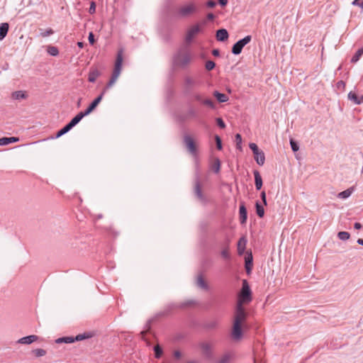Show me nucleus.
I'll list each match as a JSON object with an SVG mask.
<instances>
[{"label": "nucleus", "mask_w": 363, "mask_h": 363, "mask_svg": "<svg viewBox=\"0 0 363 363\" xmlns=\"http://www.w3.org/2000/svg\"><path fill=\"white\" fill-rule=\"evenodd\" d=\"M48 53L53 57L57 56L59 55V50L55 46L49 45L47 48Z\"/></svg>", "instance_id": "35"}, {"label": "nucleus", "mask_w": 363, "mask_h": 363, "mask_svg": "<svg viewBox=\"0 0 363 363\" xmlns=\"http://www.w3.org/2000/svg\"><path fill=\"white\" fill-rule=\"evenodd\" d=\"M174 356L176 359H179L182 357V353L179 350H175L174 352Z\"/></svg>", "instance_id": "63"}, {"label": "nucleus", "mask_w": 363, "mask_h": 363, "mask_svg": "<svg viewBox=\"0 0 363 363\" xmlns=\"http://www.w3.org/2000/svg\"><path fill=\"white\" fill-rule=\"evenodd\" d=\"M253 267V257L252 251H247L245 257V269L247 274H250Z\"/></svg>", "instance_id": "12"}, {"label": "nucleus", "mask_w": 363, "mask_h": 363, "mask_svg": "<svg viewBox=\"0 0 363 363\" xmlns=\"http://www.w3.org/2000/svg\"><path fill=\"white\" fill-rule=\"evenodd\" d=\"M195 84V81L190 77H186L184 79V85L186 89H190Z\"/></svg>", "instance_id": "37"}, {"label": "nucleus", "mask_w": 363, "mask_h": 363, "mask_svg": "<svg viewBox=\"0 0 363 363\" xmlns=\"http://www.w3.org/2000/svg\"><path fill=\"white\" fill-rule=\"evenodd\" d=\"M216 37L218 41L224 42L228 40L229 34L226 29L220 28L216 30Z\"/></svg>", "instance_id": "16"}, {"label": "nucleus", "mask_w": 363, "mask_h": 363, "mask_svg": "<svg viewBox=\"0 0 363 363\" xmlns=\"http://www.w3.org/2000/svg\"><path fill=\"white\" fill-rule=\"evenodd\" d=\"M11 97L15 100L26 99L28 95L24 91H16L11 94Z\"/></svg>", "instance_id": "22"}, {"label": "nucleus", "mask_w": 363, "mask_h": 363, "mask_svg": "<svg viewBox=\"0 0 363 363\" xmlns=\"http://www.w3.org/2000/svg\"><path fill=\"white\" fill-rule=\"evenodd\" d=\"M216 6V2L213 0H208L206 2V6L208 9H213Z\"/></svg>", "instance_id": "53"}, {"label": "nucleus", "mask_w": 363, "mask_h": 363, "mask_svg": "<svg viewBox=\"0 0 363 363\" xmlns=\"http://www.w3.org/2000/svg\"><path fill=\"white\" fill-rule=\"evenodd\" d=\"M245 325L240 324L237 322L233 323V327L231 330V336L233 340H239L242 337V328L245 327Z\"/></svg>", "instance_id": "9"}, {"label": "nucleus", "mask_w": 363, "mask_h": 363, "mask_svg": "<svg viewBox=\"0 0 363 363\" xmlns=\"http://www.w3.org/2000/svg\"><path fill=\"white\" fill-rule=\"evenodd\" d=\"M254 158L259 165L262 166L264 164L265 155L262 150L258 152L257 155H254Z\"/></svg>", "instance_id": "23"}, {"label": "nucleus", "mask_w": 363, "mask_h": 363, "mask_svg": "<svg viewBox=\"0 0 363 363\" xmlns=\"http://www.w3.org/2000/svg\"><path fill=\"white\" fill-rule=\"evenodd\" d=\"M203 106H206L211 109H216V102L210 99V98H205L203 101H202V103L201 104Z\"/></svg>", "instance_id": "28"}, {"label": "nucleus", "mask_w": 363, "mask_h": 363, "mask_svg": "<svg viewBox=\"0 0 363 363\" xmlns=\"http://www.w3.org/2000/svg\"><path fill=\"white\" fill-rule=\"evenodd\" d=\"M218 2L222 7H225L228 3V0H218Z\"/></svg>", "instance_id": "62"}, {"label": "nucleus", "mask_w": 363, "mask_h": 363, "mask_svg": "<svg viewBox=\"0 0 363 363\" xmlns=\"http://www.w3.org/2000/svg\"><path fill=\"white\" fill-rule=\"evenodd\" d=\"M197 11L196 4L194 2H188L177 9L175 16L179 18H186L194 15Z\"/></svg>", "instance_id": "3"}, {"label": "nucleus", "mask_w": 363, "mask_h": 363, "mask_svg": "<svg viewBox=\"0 0 363 363\" xmlns=\"http://www.w3.org/2000/svg\"><path fill=\"white\" fill-rule=\"evenodd\" d=\"M249 147L250 148V150L252 151L253 152V155H257V152H259L261 150L259 149L258 146L257 145V144L254 143H250L249 145Z\"/></svg>", "instance_id": "48"}, {"label": "nucleus", "mask_w": 363, "mask_h": 363, "mask_svg": "<svg viewBox=\"0 0 363 363\" xmlns=\"http://www.w3.org/2000/svg\"><path fill=\"white\" fill-rule=\"evenodd\" d=\"M214 139H215V142H216V148L218 150H221L223 148V145H222V140H221L220 137L218 135H216L214 136Z\"/></svg>", "instance_id": "45"}, {"label": "nucleus", "mask_w": 363, "mask_h": 363, "mask_svg": "<svg viewBox=\"0 0 363 363\" xmlns=\"http://www.w3.org/2000/svg\"><path fill=\"white\" fill-rule=\"evenodd\" d=\"M79 122L74 117L68 123V125L71 127V128H74Z\"/></svg>", "instance_id": "59"}, {"label": "nucleus", "mask_w": 363, "mask_h": 363, "mask_svg": "<svg viewBox=\"0 0 363 363\" xmlns=\"http://www.w3.org/2000/svg\"><path fill=\"white\" fill-rule=\"evenodd\" d=\"M200 31H201V28L199 24H196V25L193 26L191 28H190L188 30V31L186 33V38H185L186 42L190 43L193 40L194 36L196 34H198Z\"/></svg>", "instance_id": "11"}, {"label": "nucleus", "mask_w": 363, "mask_h": 363, "mask_svg": "<svg viewBox=\"0 0 363 363\" xmlns=\"http://www.w3.org/2000/svg\"><path fill=\"white\" fill-rule=\"evenodd\" d=\"M235 143H236V148L240 150H242V146H241V144H242V137H241L240 134L237 133L235 135Z\"/></svg>", "instance_id": "43"}, {"label": "nucleus", "mask_w": 363, "mask_h": 363, "mask_svg": "<svg viewBox=\"0 0 363 363\" xmlns=\"http://www.w3.org/2000/svg\"><path fill=\"white\" fill-rule=\"evenodd\" d=\"M217 325H218L217 320H211V321L206 323L204 325V328L208 330H212V329L216 328L217 327Z\"/></svg>", "instance_id": "42"}, {"label": "nucleus", "mask_w": 363, "mask_h": 363, "mask_svg": "<svg viewBox=\"0 0 363 363\" xmlns=\"http://www.w3.org/2000/svg\"><path fill=\"white\" fill-rule=\"evenodd\" d=\"M183 142L188 150V152L194 157H197L198 150L196 142L194 138L189 135H184Z\"/></svg>", "instance_id": "7"}, {"label": "nucleus", "mask_w": 363, "mask_h": 363, "mask_svg": "<svg viewBox=\"0 0 363 363\" xmlns=\"http://www.w3.org/2000/svg\"><path fill=\"white\" fill-rule=\"evenodd\" d=\"M252 301V291L246 279L242 280V288L238 296V303H247Z\"/></svg>", "instance_id": "5"}, {"label": "nucleus", "mask_w": 363, "mask_h": 363, "mask_svg": "<svg viewBox=\"0 0 363 363\" xmlns=\"http://www.w3.org/2000/svg\"><path fill=\"white\" fill-rule=\"evenodd\" d=\"M146 333H147V331H142V332L140 333V335H141V338H142L144 341L147 342V343L149 345V344H150V342H149V341L147 340V338H146Z\"/></svg>", "instance_id": "60"}, {"label": "nucleus", "mask_w": 363, "mask_h": 363, "mask_svg": "<svg viewBox=\"0 0 363 363\" xmlns=\"http://www.w3.org/2000/svg\"><path fill=\"white\" fill-rule=\"evenodd\" d=\"M192 59L190 50L186 46L181 47L173 56V65L176 67L185 68Z\"/></svg>", "instance_id": "1"}, {"label": "nucleus", "mask_w": 363, "mask_h": 363, "mask_svg": "<svg viewBox=\"0 0 363 363\" xmlns=\"http://www.w3.org/2000/svg\"><path fill=\"white\" fill-rule=\"evenodd\" d=\"M54 33V30L52 28H48L43 32L40 33V36L45 38Z\"/></svg>", "instance_id": "51"}, {"label": "nucleus", "mask_w": 363, "mask_h": 363, "mask_svg": "<svg viewBox=\"0 0 363 363\" xmlns=\"http://www.w3.org/2000/svg\"><path fill=\"white\" fill-rule=\"evenodd\" d=\"M211 169L215 173H218L220 169V161L216 158L211 165Z\"/></svg>", "instance_id": "39"}, {"label": "nucleus", "mask_w": 363, "mask_h": 363, "mask_svg": "<svg viewBox=\"0 0 363 363\" xmlns=\"http://www.w3.org/2000/svg\"><path fill=\"white\" fill-rule=\"evenodd\" d=\"M92 336H93V334L91 333L86 332L82 334H79V335H76L75 337H74V342L75 341H82V340H84L86 339H89V338L91 337Z\"/></svg>", "instance_id": "31"}, {"label": "nucleus", "mask_w": 363, "mask_h": 363, "mask_svg": "<svg viewBox=\"0 0 363 363\" xmlns=\"http://www.w3.org/2000/svg\"><path fill=\"white\" fill-rule=\"evenodd\" d=\"M38 339V337L37 335H28V336L20 338L17 341V343L29 345V344L34 342Z\"/></svg>", "instance_id": "17"}, {"label": "nucleus", "mask_w": 363, "mask_h": 363, "mask_svg": "<svg viewBox=\"0 0 363 363\" xmlns=\"http://www.w3.org/2000/svg\"><path fill=\"white\" fill-rule=\"evenodd\" d=\"M216 121L217 125L220 128L224 129L225 128V122L223 121V120L221 118H217L216 119Z\"/></svg>", "instance_id": "52"}, {"label": "nucleus", "mask_w": 363, "mask_h": 363, "mask_svg": "<svg viewBox=\"0 0 363 363\" xmlns=\"http://www.w3.org/2000/svg\"><path fill=\"white\" fill-rule=\"evenodd\" d=\"M229 242H226V247L220 252L221 257L225 259H230V255L228 251Z\"/></svg>", "instance_id": "38"}, {"label": "nucleus", "mask_w": 363, "mask_h": 363, "mask_svg": "<svg viewBox=\"0 0 363 363\" xmlns=\"http://www.w3.org/2000/svg\"><path fill=\"white\" fill-rule=\"evenodd\" d=\"M363 55V48H359L355 54L352 56L351 59L352 63H356L360 59L361 56Z\"/></svg>", "instance_id": "34"}, {"label": "nucleus", "mask_w": 363, "mask_h": 363, "mask_svg": "<svg viewBox=\"0 0 363 363\" xmlns=\"http://www.w3.org/2000/svg\"><path fill=\"white\" fill-rule=\"evenodd\" d=\"M153 350L155 352V356L157 359H159L162 357V355L163 354V350L160 345H157L154 346Z\"/></svg>", "instance_id": "40"}, {"label": "nucleus", "mask_w": 363, "mask_h": 363, "mask_svg": "<svg viewBox=\"0 0 363 363\" xmlns=\"http://www.w3.org/2000/svg\"><path fill=\"white\" fill-rule=\"evenodd\" d=\"M9 29L8 23H1L0 24V40H2L6 36Z\"/></svg>", "instance_id": "21"}, {"label": "nucleus", "mask_w": 363, "mask_h": 363, "mask_svg": "<svg viewBox=\"0 0 363 363\" xmlns=\"http://www.w3.org/2000/svg\"><path fill=\"white\" fill-rule=\"evenodd\" d=\"M290 145L293 152H296L299 150V145L294 139H290Z\"/></svg>", "instance_id": "47"}, {"label": "nucleus", "mask_w": 363, "mask_h": 363, "mask_svg": "<svg viewBox=\"0 0 363 363\" xmlns=\"http://www.w3.org/2000/svg\"><path fill=\"white\" fill-rule=\"evenodd\" d=\"M354 187H350L345 191H342L338 194V198L342 199H347L353 192Z\"/></svg>", "instance_id": "30"}, {"label": "nucleus", "mask_w": 363, "mask_h": 363, "mask_svg": "<svg viewBox=\"0 0 363 363\" xmlns=\"http://www.w3.org/2000/svg\"><path fill=\"white\" fill-rule=\"evenodd\" d=\"M100 75L101 72L97 69H91L89 73L88 81L94 83Z\"/></svg>", "instance_id": "20"}, {"label": "nucleus", "mask_w": 363, "mask_h": 363, "mask_svg": "<svg viewBox=\"0 0 363 363\" xmlns=\"http://www.w3.org/2000/svg\"><path fill=\"white\" fill-rule=\"evenodd\" d=\"M193 96H194V100L196 101L197 102L200 103V104H201L202 101H203V99H205L203 96V95L201 94H199V93L194 94Z\"/></svg>", "instance_id": "50"}, {"label": "nucleus", "mask_w": 363, "mask_h": 363, "mask_svg": "<svg viewBox=\"0 0 363 363\" xmlns=\"http://www.w3.org/2000/svg\"><path fill=\"white\" fill-rule=\"evenodd\" d=\"M71 127L67 124H66L63 128H62L60 130H59L57 132L56 138H58L61 137L62 135H65V133H68L71 130Z\"/></svg>", "instance_id": "33"}, {"label": "nucleus", "mask_w": 363, "mask_h": 363, "mask_svg": "<svg viewBox=\"0 0 363 363\" xmlns=\"http://www.w3.org/2000/svg\"><path fill=\"white\" fill-rule=\"evenodd\" d=\"M18 141H19V138L17 137H3L0 138V145H7Z\"/></svg>", "instance_id": "19"}, {"label": "nucleus", "mask_w": 363, "mask_h": 363, "mask_svg": "<svg viewBox=\"0 0 363 363\" xmlns=\"http://www.w3.org/2000/svg\"><path fill=\"white\" fill-rule=\"evenodd\" d=\"M352 5L363 8V0H354L352 1Z\"/></svg>", "instance_id": "58"}, {"label": "nucleus", "mask_w": 363, "mask_h": 363, "mask_svg": "<svg viewBox=\"0 0 363 363\" xmlns=\"http://www.w3.org/2000/svg\"><path fill=\"white\" fill-rule=\"evenodd\" d=\"M239 216L240 223L242 225L245 224L247 219V211L243 202L240 206Z\"/></svg>", "instance_id": "14"}, {"label": "nucleus", "mask_w": 363, "mask_h": 363, "mask_svg": "<svg viewBox=\"0 0 363 363\" xmlns=\"http://www.w3.org/2000/svg\"><path fill=\"white\" fill-rule=\"evenodd\" d=\"M213 96L220 103H224L228 101V96L225 94L220 93L218 91H214Z\"/></svg>", "instance_id": "24"}, {"label": "nucleus", "mask_w": 363, "mask_h": 363, "mask_svg": "<svg viewBox=\"0 0 363 363\" xmlns=\"http://www.w3.org/2000/svg\"><path fill=\"white\" fill-rule=\"evenodd\" d=\"M348 99L353 101L355 104H360L359 97L357 95L355 92L350 91L348 94Z\"/></svg>", "instance_id": "36"}, {"label": "nucleus", "mask_w": 363, "mask_h": 363, "mask_svg": "<svg viewBox=\"0 0 363 363\" xmlns=\"http://www.w3.org/2000/svg\"><path fill=\"white\" fill-rule=\"evenodd\" d=\"M247 317V313L246 312L244 306L241 303H237L233 321L245 325Z\"/></svg>", "instance_id": "6"}, {"label": "nucleus", "mask_w": 363, "mask_h": 363, "mask_svg": "<svg viewBox=\"0 0 363 363\" xmlns=\"http://www.w3.org/2000/svg\"><path fill=\"white\" fill-rule=\"evenodd\" d=\"M233 358V355L228 352L223 354L220 359H218L216 363H230Z\"/></svg>", "instance_id": "32"}, {"label": "nucleus", "mask_w": 363, "mask_h": 363, "mask_svg": "<svg viewBox=\"0 0 363 363\" xmlns=\"http://www.w3.org/2000/svg\"><path fill=\"white\" fill-rule=\"evenodd\" d=\"M89 114L86 112V111H80L79 113H78L75 116H74V118L77 120V121L79 123L81 121V120L88 116Z\"/></svg>", "instance_id": "49"}, {"label": "nucleus", "mask_w": 363, "mask_h": 363, "mask_svg": "<svg viewBox=\"0 0 363 363\" xmlns=\"http://www.w3.org/2000/svg\"><path fill=\"white\" fill-rule=\"evenodd\" d=\"M206 18L208 21H213L216 18V16L213 13H208Z\"/></svg>", "instance_id": "61"}, {"label": "nucleus", "mask_w": 363, "mask_h": 363, "mask_svg": "<svg viewBox=\"0 0 363 363\" xmlns=\"http://www.w3.org/2000/svg\"><path fill=\"white\" fill-rule=\"evenodd\" d=\"M255 177V184L257 190H260L262 187L263 182L262 178L257 170L253 172Z\"/></svg>", "instance_id": "18"}, {"label": "nucleus", "mask_w": 363, "mask_h": 363, "mask_svg": "<svg viewBox=\"0 0 363 363\" xmlns=\"http://www.w3.org/2000/svg\"><path fill=\"white\" fill-rule=\"evenodd\" d=\"M55 342H56V343H58V344H60V343L69 344V343L74 342V337H72V336H65V337H62L57 338L55 340Z\"/></svg>", "instance_id": "29"}, {"label": "nucleus", "mask_w": 363, "mask_h": 363, "mask_svg": "<svg viewBox=\"0 0 363 363\" xmlns=\"http://www.w3.org/2000/svg\"><path fill=\"white\" fill-rule=\"evenodd\" d=\"M200 347H201V350H203V352H204V354L208 357H211V345L208 343L201 342L200 344Z\"/></svg>", "instance_id": "27"}, {"label": "nucleus", "mask_w": 363, "mask_h": 363, "mask_svg": "<svg viewBox=\"0 0 363 363\" xmlns=\"http://www.w3.org/2000/svg\"><path fill=\"white\" fill-rule=\"evenodd\" d=\"M350 237V233L346 231H340L337 233V238L341 240H347Z\"/></svg>", "instance_id": "41"}, {"label": "nucleus", "mask_w": 363, "mask_h": 363, "mask_svg": "<svg viewBox=\"0 0 363 363\" xmlns=\"http://www.w3.org/2000/svg\"><path fill=\"white\" fill-rule=\"evenodd\" d=\"M247 240L245 236H242L237 244L238 247V253L239 255H242L245 251L246 245H247Z\"/></svg>", "instance_id": "15"}, {"label": "nucleus", "mask_w": 363, "mask_h": 363, "mask_svg": "<svg viewBox=\"0 0 363 363\" xmlns=\"http://www.w3.org/2000/svg\"><path fill=\"white\" fill-rule=\"evenodd\" d=\"M216 67V63L212 60H208L206 62L205 68L208 71L213 70Z\"/></svg>", "instance_id": "46"}, {"label": "nucleus", "mask_w": 363, "mask_h": 363, "mask_svg": "<svg viewBox=\"0 0 363 363\" xmlns=\"http://www.w3.org/2000/svg\"><path fill=\"white\" fill-rule=\"evenodd\" d=\"M194 303H195V302L194 301H188L183 302L181 303H169L167 306L165 313H168L171 311H173L177 308H184L186 307H189V306L194 305Z\"/></svg>", "instance_id": "10"}, {"label": "nucleus", "mask_w": 363, "mask_h": 363, "mask_svg": "<svg viewBox=\"0 0 363 363\" xmlns=\"http://www.w3.org/2000/svg\"><path fill=\"white\" fill-rule=\"evenodd\" d=\"M123 60V50L122 48L119 49L117 52L116 59L114 64L113 71L111 75V77L108 82L106 84V86L104 88L105 91L109 87L112 86L113 84L116 82L118 77H119L121 69H122V64Z\"/></svg>", "instance_id": "2"}, {"label": "nucleus", "mask_w": 363, "mask_h": 363, "mask_svg": "<svg viewBox=\"0 0 363 363\" xmlns=\"http://www.w3.org/2000/svg\"><path fill=\"white\" fill-rule=\"evenodd\" d=\"M32 352L35 354V357H43L46 354V350L43 349H35L32 351Z\"/></svg>", "instance_id": "44"}, {"label": "nucleus", "mask_w": 363, "mask_h": 363, "mask_svg": "<svg viewBox=\"0 0 363 363\" xmlns=\"http://www.w3.org/2000/svg\"><path fill=\"white\" fill-rule=\"evenodd\" d=\"M193 193L196 199L202 204L206 205L210 202V199L206 194L203 191L202 184L199 175H196L193 186Z\"/></svg>", "instance_id": "4"}, {"label": "nucleus", "mask_w": 363, "mask_h": 363, "mask_svg": "<svg viewBox=\"0 0 363 363\" xmlns=\"http://www.w3.org/2000/svg\"><path fill=\"white\" fill-rule=\"evenodd\" d=\"M187 116L195 118L197 116V113L194 108H189L186 113Z\"/></svg>", "instance_id": "54"}, {"label": "nucleus", "mask_w": 363, "mask_h": 363, "mask_svg": "<svg viewBox=\"0 0 363 363\" xmlns=\"http://www.w3.org/2000/svg\"><path fill=\"white\" fill-rule=\"evenodd\" d=\"M256 213L259 218H263L264 216V208L259 201L255 202Z\"/></svg>", "instance_id": "26"}, {"label": "nucleus", "mask_w": 363, "mask_h": 363, "mask_svg": "<svg viewBox=\"0 0 363 363\" xmlns=\"http://www.w3.org/2000/svg\"><path fill=\"white\" fill-rule=\"evenodd\" d=\"M88 40H89V43L91 45H94L95 42H96V40H95V37H94V35L92 32H90L89 33V36H88Z\"/></svg>", "instance_id": "56"}, {"label": "nucleus", "mask_w": 363, "mask_h": 363, "mask_svg": "<svg viewBox=\"0 0 363 363\" xmlns=\"http://www.w3.org/2000/svg\"><path fill=\"white\" fill-rule=\"evenodd\" d=\"M196 285L202 289H208V286L201 274L199 275L197 277Z\"/></svg>", "instance_id": "25"}, {"label": "nucleus", "mask_w": 363, "mask_h": 363, "mask_svg": "<svg viewBox=\"0 0 363 363\" xmlns=\"http://www.w3.org/2000/svg\"><path fill=\"white\" fill-rule=\"evenodd\" d=\"M252 40L251 35H246L242 39L237 41L232 47V53L238 55L241 53L243 48L248 44Z\"/></svg>", "instance_id": "8"}, {"label": "nucleus", "mask_w": 363, "mask_h": 363, "mask_svg": "<svg viewBox=\"0 0 363 363\" xmlns=\"http://www.w3.org/2000/svg\"><path fill=\"white\" fill-rule=\"evenodd\" d=\"M345 86V83L343 82V81H339L337 83V87L338 89H340V88H344Z\"/></svg>", "instance_id": "64"}, {"label": "nucleus", "mask_w": 363, "mask_h": 363, "mask_svg": "<svg viewBox=\"0 0 363 363\" xmlns=\"http://www.w3.org/2000/svg\"><path fill=\"white\" fill-rule=\"evenodd\" d=\"M260 197H261V199L264 203V206H267V198H266V193L264 191H262L260 194Z\"/></svg>", "instance_id": "57"}, {"label": "nucleus", "mask_w": 363, "mask_h": 363, "mask_svg": "<svg viewBox=\"0 0 363 363\" xmlns=\"http://www.w3.org/2000/svg\"><path fill=\"white\" fill-rule=\"evenodd\" d=\"M104 94L105 89H104L102 92L96 98H95L86 108L85 111L88 114H90L97 107L101 101Z\"/></svg>", "instance_id": "13"}, {"label": "nucleus", "mask_w": 363, "mask_h": 363, "mask_svg": "<svg viewBox=\"0 0 363 363\" xmlns=\"http://www.w3.org/2000/svg\"><path fill=\"white\" fill-rule=\"evenodd\" d=\"M96 3L94 1H91L90 3V7L89 9V13L90 14H93L96 12Z\"/></svg>", "instance_id": "55"}]
</instances>
